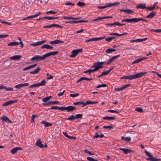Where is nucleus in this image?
<instances>
[{
    "instance_id": "obj_1",
    "label": "nucleus",
    "mask_w": 161,
    "mask_h": 161,
    "mask_svg": "<svg viewBox=\"0 0 161 161\" xmlns=\"http://www.w3.org/2000/svg\"><path fill=\"white\" fill-rule=\"evenodd\" d=\"M147 74L146 72H141L134 75L124 76L121 77V79H129L132 80L137 78H140L142 76L146 75Z\"/></svg>"
},
{
    "instance_id": "obj_2",
    "label": "nucleus",
    "mask_w": 161,
    "mask_h": 161,
    "mask_svg": "<svg viewBox=\"0 0 161 161\" xmlns=\"http://www.w3.org/2000/svg\"><path fill=\"white\" fill-rule=\"evenodd\" d=\"M144 152L147 156L149 157V158H146L147 160L150 161H159L161 160V159H157L154 158L150 152L146 150Z\"/></svg>"
},
{
    "instance_id": "obj_3",
    "label": "nucleus",
    "mask_w": 161,
    "mask_h": 161,
    "mask_svg": "<svg viewBox=\"0 0 161 161\" xmlns=\"http://www.w3.org/2000/svg\"><path fill=\"white\" fill-rule=\"evenodd\" d=\"M105 63V62H98L94 64V66L91 67L92 68H94V69L95 71H97L100 69L102 68L103 66L102 65Z\"/></svg>"
},
{
    "instance_id": "obj_4",
    "label": "nucleus",
    "mask_w": 161,
    "mask_h": 161,
    "mask_svg": "<svg viewBox=\"0 0 161 161\" xmlns=\"http://www.w3.org/2000/svg\"><path fill=\"white\" fill-rule=\"evenodd\" d=\"M46 83V81L45 80H43L41 82L33 84L30 86L29 87L30 88L34 87H38L40 86H44L45 85Z\"/></svg>"
},
{
    "instance_id": "obj_5",
    "label": "nucleus",
    "mask_w": 161,
    "mask_h": 161,
    "mask_svg": "<svg viewBox=\"0 0 161 161\" xmlns=\"http://www.w3.org/2000/svg\"><path fill=\"white\" fill-rule=\"evenodd\" d=\"M44 54L42 56L39 55H36V56L32 57L31 59V61L36 60L38 61H40L42 60H44L45 59Z\"/></svg>"
},
{
    "instance_id": "obj_6",
    "label": "nucleus",
    "mask_w": 161,
    "mask_h": 161,
    "mask_svg": "<svg viewBox=\"0 0 161 161\" xmlns=\"http://www.w3.org/2000/svg\"><path fill=\"white\" fill-rule=\"evenodd\" d=\"M82 52V49L74 50L72 51L71 54L69 56L70 58L75 57L77 55L78 53L81 52Z\"/></svg>"
},
{
    "instance_id": "obj_7",
    "label": "nucleus",
    "mask_w": 161,
    "mask_h": 161,
    "mask_svg": "<svg viewBox=\"0 0 161 161\" xmlns=\"http://www.w3.org/2000/svg\"><path fill=\"white\" fill-rule=\"evenodd\" d=\"M130 84H128L125 85H123L120 88H115L114 90L117 91H120L121 90H124L126 88L130 86Z\"/></svg>"
},
{
    "instance_id": "obj_8",
    "label": "nucleus",
    "mask_w": 161,
    "mask_h": 161,
    "mask_svg": "<svg viewBox=\"0 0 161 161\" xmlns=\"http://www.w3.org/2000/svg\"><path fill=\"white\" fill-rule=\"evenodd\" d=\"M58 53V51H56L54 52H51L49 53H46L44 54V56L45 57V59L47 57L50 56L52 55H57Z\"/></svg>"
},
{
    "instance_id": "obj_9",
    "label": "nucleus",
    "mask_w": 161,
    "mask_h": 161,
    "mask_svg": "<svg viewBox=\"0 0 161 161\" xmlns=\"http://www.w3.org/2000/svg\"><path fill=\"white\" fill-rule=\"evenodd\" d=\"M1 119L3 120L4 121L11 123L12 121L6 115L3 116L0 118Z\"/></svg>"
},
{
    "instance_id": "obj_10",
    "label": "nucleus",
    "mask_w": 161,
    "mask_h": 161,
    "mask_svg": "<svg viewBox=\"0 0 161 161\" xmlns=\"http://www.w3.org/2000/svg\"><path fill=\"white\" fill-rule=\"evenodd\" d=\"M119 149L122 151L125 154H128L129 153L132 152V150L126 148H119Z\"/></svg>"
},
{
    "instance_id": "obj_11",
    "label": "nucleus",
    "mask_w": 161,
    "mask_h": 161,
    "mask_svg": "<svg viewBox=\"0 0 161 161\" xmlns=\"http://www.w3.org/2000/svg\"><path fill=\"white\" fill-rule=\"evenodd\" d=\"M156 15V13L155 12L153 11L147 15L146 18L151 19L153 18Z\"/></svg>"
},
{
    "instance_id": "obj_12",
    "label": "nucleus",
    "mask_w": 161,
    "mask_h": 161,
    "mask_svg": "<svg viewBox=\"0 0 161 161\" xmlns=\"http://www.w3.org/2000/svg\"><path fill=\"white\" fill-rule=\"evenodd\" d=\"M141 21H144L147 23L148 22V20L141 18H134V23H137Z\"/></svg>"
},
{
    "instance_id": "obj_13",
    "label": "nucleus",
    "mask_w": 161,
    "mask_h": 161,
    "mask_svg": "<svg viewBox=\"0 0 161 161\" xmlns=\"http://www.w3.org/2000/svg\"><path fill=\"white\" fill-rule=\"evenodd\" d=\"M22 58L21 55H15L9 57V58L12 60H19Z\"/></svg>"
},
{
    "instance_id": "obj_14",
    "label": "nucleus",
    "mask_w": 161,
    "mask_h": 161,
    "mask_svg": "<svg viewBox=\"0 0 161 161\" xmlns=\"http://www.w3.org/2000/svg\"><path fill=\"white\" fill-rule=\"evenodd\" d=\"M64 42L63 41H62L58 40H55L53 41H51L50 42V44L51 45L56 44L59 43H61Z\"/></svg>"
},
{
    "instance_id": "obj_15",
    "label": "nucleus",
    "mask_w": 161,
    "mask_h": 161,
    "mask_svg": "<svg viewBox=\"0 0 161 161\" xmlns=\"http://www.w3.org/2000/svg\"><path fill=\"white\" fill-rule=\"evenodd\" d=\"M121 21L122 22H125L128 23H134V18L131 19H122Z\"/></svg>"
},
{
    "instance_id": "obj_16",
    "label": "nucleus",
    "mask_w": 161,
    "mask_h": 161,
    "mask_svg": "<svg viewBox=\"0 0 161 161\" xmlns=\"http://www.w3.org/2000/svg\"><path fill=\"white\" fill-rule=\"evenodd\" d=\"M147 58V57H146V58H140L137 59H136V60H135V61H133L132 63V64H135L139 63L140 62H141L142 61L145 59Z\"/></svg>"
},
{
    "instance_id": "obj_17",
    "label": "nucleus",
    "mask_w": 161,
    "mask_h": 161,
    "mask_svg": "<svg viewBox=\"0 0 161 161\" xmlns=\"http://www.w3.org/2000/svg\"><path fill=\"white\" fill-rule=\"evenodd\" d=\"M136 8L142 9L146 8L147 7L146 6L145 3H142L139 5H137L136 7Z\"/></svg>"
},
{
    "instance_id": "obj_18",
    "label": "nucleus",
    "mask_w": 161,
    "mask_h": 161,
    "mask_svg": "<svg viewBox=\"0 0 161 161\" xmlns=\"http://www.w3.org/2000/svg\"><path fill=\"white\" fill-rule=\"evenodd\" d=\"M104 136V135L101 132L99 133H96L95 135L93 136V137L95 138H98L99 137L100 138L103 137Z\"/></svg>"
},
{
    "instance_id": "obj_19",
    "label": "nucleus",
    "mask_w": 161,
    "mask_h": 161,
    "mask_svg": "<svg viewBox=\"0 0 161 161\" xmlns=\"http://www.w3.org/2000/svg\"><path fill=\"white\" fill-rule=\"evenodd\" d=\"M41 123L43 124L45 127H48L52 126V124L51 123H49L45 120H43L41 121Z\"/></svg>"
},
{
    "instance_id": "obj_20",
    "label": "nucleus",
    "mask_w": 161,
    "mask_h": 161,
    "mask_svg": "<svg viewBox=\"0 0 161 161\" xmlns=\"http://www.w3.org/2000/svg\"><path fill=\"white\" fill-rule=\"evenodd\" d=\"M75 109V108L72 106H69L66 107V110L68 112L72 111Z\"/></svg>"
},
{
    "instance_id": "obj_21",
    "label": "nucleus",
    "mask_w": 161,
    "mask_h": 161,
    "mask_svg": "<svg viewBox=\"0 0 161 161\" xmlns=\"http://www.w3.org/2000/svg\"><path fill=\"white\" fill-rule=\"evenodd\" d=\"M120 11L124 12L126 14H131L133 13L132 10L130 9H121L119 10Z\"/></svg>"
},
{
    "instance_id": "obj_22",
    "label": "nucleus",
    "mask_w": 161,
    "mask_h": 161,
    "mask_svg": "<svg viewBox=\"0 0 161 161\" xmlns=\"http://www.w3.org/2000/svg\"><path fill=\"white\" fill-rule=\"evenodd\" d=\"M36 145L41 148H42L44 147L42 143L40 140H38L36 141Z\"/></svg>"
},
{
    "instance_id": "obj_23",
    "label": "nucleus",
    "mask_w": 161,
    "mask_h": 161,
    "mask_svg": "<svg viewBox=\"0 0 161 161\" xmlns=\"http://www.w3.org/2000/svg\"><path fill=\"white\" fill-rule=\"evenodd\" d=\"M15 101H10L5 102L2 104L3 106H8L9 105L13 104L15 103Z\"/></svg>"
},
{
    "instance_id": "obj_24",
    "label": "nucleus",
    "mask_w": 161,
    "mask_h": 161,
    "mask_svg": "<svg viewBox=\"0 0 161 161\" xmlns=\"http://www.w3.org/2000/svg\"><path fill=\"white\" fill-rule=\"evenodd\" d=\"M37 65L36 64H34L31 65L23 69V71H25L31 68H33L35 67V66H36Z\"/></svg>"
},
{
    "instance_id": "obj_25",
    "label": "nucleus",
    "mask_w": 161,
    "mask_h": 161,
    "mask_svg": "<svg viewBox=\"0 0 161 161\" xmlns=\"http://www.w3.org/2000/svg\"><path fill=\"white\" fill-rule=\"evenodd\" d=\"M21 148L20 147H15L13 148L10 151V152L12 154H14L19 150H21Z\"/></svg>"
},
{
    "instance_id": "obj_26",
    "label": "nucleus",
    "mask_w": 161,
    "mask_h": 161,
    "mask_svg": "<svg viewBox=\"0 0 161 161\" xmlns=\"http://www.w3.org/2000/svg\"><path fill=\"white\" fill-rule=\"evenodd\" d=\"M98 103L97 101L92 102L90 101H86V103H84V106L88 104H95Z\"/></svg>"
},
{
    "instance_id": "obj_27",
    "label": "nucleus",
    "mask_w": 161,
    "mask_h": 161,
    "mask_svg": "<svg viewBox=\"0 0 161 161\" xmlns=\"http://www.w3.org/2000/svg\"><path fill=\"white\" fill-rule=\"evenodd\" d=\"M121 139L126 142H129L131 140V138L129 136L125 137L122 136L121 137Z\"/></svg>"
},
{
    "instance_id": "obj_28",
    "label": "nucleus",
    "mask_w": 161,
    "mask_h": 161,
    "mask_svg": "<svg viewBox=\"0 0 161 161\" xmlns=\"http://www.w3.org/2000/svg\"><path fill=\"white\" fill-rule=\"evenodd\" d=\"M40 70V68L38 67L34 70L30 72V73L31 74H36L38 73Z\"/></svg>"
},
{
    "instance_id": "obj_29",
    "label": "nucleus",
    "mask_w": 161,
    "mask_h": 161,
    "mask_svg": "<svg viewBox=\"0 0 161 161\" xmlns=\"http://www.w3.org/2000/svg\"><path fill=\"white\" fill-rule=\"evenodd\" d=\"M63 19H72V20H76L78 19L79 18H75L72 17H67V16H63L62 18Z\"/></svg>"
},
{
    "instance_id": "obj_30",
    "label": "nucleus",
    "mask_w": 161,
    "mask_h": 161,
    "mask_svg": "<svg viewBox=\"0 0 161 161\" xmlns=\"http://www.w3.org/2000/svg\"><path fill=\"white\" fill-rule=\"evenodd\" d=\"M113 67H112L109 70L105 71H103L102 73L103 75H108L109 73L113 69Z\"/></svg>"
},
{
    "instance_id": "obj_31",
    "label": "nucleus",
    "mask_w": 161,
    "mask_h": 161,
    "mask_svg": "<svg viewBox=\"0 0 161 161\" xmlns=\"http://www.w3.org/2000/svg\"><path fill=\"white\" fill-rule=\"evenodd\" d=\"M115 118L114 117L106 116L103 118V119L111 120L115 119Z\"/></svg>"
},
{
    "instance_id": "obj_32",
    "label": "nucleus",
    "mask_w": 161,
    "mask_h": 161,
    "mask_svg": "<svg viewBox=\"0 0 161 161\" xmlns=\"http://www.w3.org/2000/svg\"><path fill=\"white\" fill-rule=\"evenodd\" d=\"M19 45L18 42H13L8 43V46H12Z\"/></svg>"
},
{
    "instance_id": "obj_33",
    "label": "nucleus",
    "mask_w": 161,
    "mask_h": 161,
    "mask_svg": "<svg viewBox=\"0 0 161 161\" xmlns=\"http://www.w3.org/2000/svg\"><path fill=\"white\" fill-rule=\"evenodd\" d=\"M73 104L75 105H81L82 107H84V103L83 102H81V101H79V102H74Z\"/></svg>"
},
{
    "instance_id": "obj_34",
    "label": "nucleus",
    "mask_w": 161,
    "mask_h": 161,
    "mask_svg": "<svg viewBox=\"0 0 161 161\" xmlns=\"http://www.w3.org/2000/svg\"><path fill=\"white\" fill-rule=\"evenodd\" d=\"M52 97V96H50L44 97L42 99V101L43 102H47Z\"/></svg>"
},
{
    "instance_id": "obj_35",
    "label": "nucleus",
    "mask_w": 161,
    "mask_h": 161,
    "mask_svg": "<svg viewBox=\"0 0 161 161\" xmlns=\"http://www.w3.org/2000/svg\"><path fill=\"white\" fill-rule=\"evenodd\" d=\"M75 119V116L74 115H72L66 118V119L67 120H73Z\"/></svg>"
},
{
    "instance_id": "obj_36",
    "label": "nucleus",
    "mask_w": 161,
    "mask_h": 161,
    "mask_svg": "<svg viewBox=\"0 0 161 161\" xmlns=\"http://www.w3.org/2000/svg\"><path fill=\"white\" fill-rule=\"evenodd\" d=\"M41 14V12H39L37 14H35L34 15H32V16H29L28 17H29V19H30V18H35V17H36L39 16Z\"/></svg>"
},
{
    "instance_id": "obj_37",
    "label": "nucleus",
    "mask_w": 161,
    "mask_h": 161,
    "mask_svg": "<svg viewBox=\"0 0 161 161\" xmlns=\"http://www.w3.org/2000/svg\"><path fill=\"white\" fill-rule=\"evenodd\" d=\"M115 51V50L114 49H113L112 48H108L106 50V52L107 53H109L112 52H114Z\"/></svg>"
},
{
    "instance_id": "obj_38",
    "label": "nucleus",
    "mask_w": 161,
    "mask_h": 161,
    "mask_svg": "<svg viewBox=\"0 0 161 161\" xmlns=\"http://www.w3.org/2000/svg\"><path fill=\"white\" fill-rule=\"evenodd\" d=\"M107 86V85L105 84H99L96 86L97 88H99L100 87H104Z\"/></svg>"
},
{
    "instance_id": "obj_39",
    "label": "nucleus",
    "mask_w": 161,
    "mask_h": 161,
    "mask_svg": "<svg viewBox=\"0 0 161 161\" xmlns=\"http://www.w3.org/2000/svg\"><path fill=\"white\" fill-rule=\"evenodd\" d=\"M135 111L139 112H143V110L142 108L140 107H136L135 108Z\"/></svg>"
},
{
    "instance_id": "obj_40",
    "label": "nucleus",
    "mask_w": 161,
    "mask_h": 161,
    "mask_svg": "<svg viewBox=\"0 0 161 161\" xmlns=\"http://www.w3.org/2000/svg\"><path fill=\"white\" fill-rule=\"evenodd\" d=\"M94 71H95L94 69H89L87 70L86 71H84V73H89V74H90L91 73L93 72Z\"/></svg>"
},
{
    "instance_id": "obj_41",
    "label": "nucleus",
    "mask_w": 161,
    "mask_h": 161,
    "mask_svg": "<svg viewBox=\"0 0 161 161\" xmlns=\"http://www.w3.org/2000/svg\"><path fill=\"white\" fill-rule=\"evenodd\" d=\"M119 4V3H110L108 4V5L109 7H111L112 6L115 5V6H117Z\"/></svg>"
},
{
    "instance_id": "obj_42",
    "label": "nucleus",
    "mask_w": 161,
    "mask_h": 161,
    "mask_svg": "<svg viewBox=\"0 0 161 161\" xmlns=\"http://www.w3.org/2000/svg\"><path fill=\"white\" fill-rule=\"evenodd\" d=\"M82 116V114H76L75 116V119H81Z\"/></svg>"
},
{
    "instance_id": "obj_43",
    "label": "nucleus",
    "mask_w": 161,
    "mask_h": 161,
    "mask_svg": "<svg viewBox=\"0 0 161 161\" xmlns=\"http://www.w3.org/2000/svg\"><path fill=\"white\" fill-rule=\"evenodd\" d=\"M105 37V36H104L102 37L94 38V41L101 40V39L104 38Z\"/></svg>"
},
{
    "instance_id": "obj_44",
    "label": "nucleus",
    "mask_w": 161,
    "mask_h": 161,
    "mask_svg": "<svg viewBox=\"0 0 161 161\" xmlns=\"http://www.w3.org/2000/svg\"><path fill=\"white\" fill-rule=\"evenodd\" d=\"M86 159L89 161H98L97 160L93 158L90 157H87Z\"/></svg>"
},
{
    "instance_id": "obj_45",
    "label": "nucleus",
    "mask_w": 161,
    "mask_h": 161,
    "mask_svg": "<svg viewBox=\"0 0 161 161\" xmlns=\"http://www.w3.org/2000/svg\"><path fill=\"white\" fill-rule=\"evenodd\" d=\"M83 152L86 153L90 155H92L94 154V153H92L91 152H90L89 151L87 150L86 149H85V150H83Z\"/></svg>"
},
{
    "instance_id": "obj_46",
    "label": "nucleus",
    "mask_w": 161,
    "mask_h": 161,
    "mask_svg": "<svg viewBox=\"0 0 161 161\" xmlns=\"http://www.w3.org/2000/svg\"><path fill=\"white\" fill-rule=\"evenodd\" d=\"M53 18H52V17L49 16H46L42 18V19H46L49 20L53 19Z\"/></svg>"
},
{
    "instance_id": "obj_47",
    "label": "nucleus",
    "mask_w": 161,
    "mask_h": 161,
    "mask_svg": "<svg viewBox=\"0 0 161 161\" xmlns=\"http://www.w3.org/2000/svg\"><path fill=\"white\" fill-rule=\"evenodd\" d=\"M109 7L108 4L107 5H105V6H98L97 7V8L98 9H104V8H106L107 7Z\"/></svg>"
},
{
    "instance_id": "obj_48",
    "label": "nucleus",
    "mask_w": 161,
    "mask_h": 161,
    "mask_svg": "<svg viewBox=\"0 0 161 161\" xmlns=\"http://www.w3.org/2000/svg\"><path fill=\"white\" fill-rule=\"evenodd\" d=\"M77 5L80 6H82L85 5V4L83 2H79L77 3Z\"/></svg>"
},
{
    "instance_id": "obj_49",
    "label": "nucleus",
    "mask_w": 161,
    "mask_h": 161,
    "mask_svg": "<svg viewBox=\"0 0 161 161\" xmlns=\"http://www.w3.org/2000/svg\"><path fill=\"white\" fill-rule=\"evenodd\" d=\"M114 25H117L118 26H124L125 25V24H121L118 22H114Z\"/></svg>"
},
{
    "instance_id": "obj_50",
    "label": "nucleus",
    "mask_w": 161,
    "mask_h": 161,
    "mask_svg": "<svg viewBox=\"0 0 161 161\" xmlns=\"http://www.w3.org/2000/svg\"><path fill=\"white\" fill-rule=\"evenodd\" d=\"M49 45L47 44H45L43 45H42L41 47V48L42 49L44 48H45L47 49H49Z\"/></svg>"
},
{
    "instance_id": "obj_51",
    "label": "nucleus",
    "mask_w": 161,
    "mask_h": 161,
    "mask_svg": "<svg viewBox=\"0 0 161 161\" xmlns=\"http://www.w3.org/2000/svg\"><path fill=\"white\" fill-rule=\"evenodd\" d=\"M108 111L110 113H114L118 114L119 112L117 110H113L109 109L108 110Z\"/></svg>"
},
{
    "instance_id": "obj_52",
    "label": "nucleus",
    "mask_w": 161,
    "mask_h": 161,
    "mask_svg": "<svg viewBox=\"0 0 161 161\" xmlns=\"http://www.w3.org/2000/svg\"><path fill=\"white\" fill-rule=\"evenodd\" d=\"M22 87V85L21 84L16 85L15 86V88L16 89H20Z\"/></svg>"
},
{
    "instance_id": "obj_53",
    "label": "nucleus",
    "mask_w": 161,
    "mask_h": 161,
    "mask_svg": "<svg viewBox=\"0 0 161 161\" xmlns=\"http://www.w3.org/2000/svg\"><path fill=\"white\" fill-rule=\"evenodd\" d=\"M46 75L47 76V78L48 80L52 79H53V76L48 74H46Z\"/></svg>"
},
{
    "instance_id": "obj_54",
    "label": "nucleus",
    "mask_w": 161,
    "mask_h": 161,
    "mask_svg": "<svg viewBox=\"0 0 161 161\" xmlns=\"http://www.w3.org/2000/svg\"><path fill=\"white\" fill-rule=\"evenodd\" d=\"M49 13L52 14H56L57 12H55V11H52V10H50V11H47L46 13V14H48Z\"/></svg>"
},
{
    "instance_id": "obj_55",
    "label": "nucleus",
    "mask_w": 161,
    "mask_h": 161,
    "mask_svg": "<svg viewBox=\"0 0 161 161\" xmlns=\"http://www.w3.org/2000/svg\"><path fill=\"white\" fill-rule=\"evenodd\" d=\"M53 27H56L61 28H63V26H61L57 24H53Z\"/></svg>"
},
{
    "instance_id": "obj_56",
    "label": "nucleus",
    "mask_w": 161,
    "mask_h": 161,
    "mask_svg": "<svg viewBox=\"0 0 161 161\" xmlns=\"http://www.w3.org/2000/svg\"><path fill=\"white\" fill-rule=\"evenodd\" d=\"M103 19V17H99L96 19H93V21H96L97 20H101L102 19Z\"/></svg>"
},
{
    "instance_id": "obj_57",
    "label": "nucleus",
    "mask_w": 161,
    "mask_h": 161,
    "mask_svg": "<svg viewBox=\"0 0 161 161\" xmlns=\"http://www.w3.org/2000/svg\"><path fill=\"white\" fill-rule=\"evenodd\" d=\"M66 107H58V110H61L62 111H64L66 110Z\"/></svg>"
},
{
    "instance_id": "obj_58",
    "label": "nucleus",
    "mask_w": 161,
    "mask_h": 161,
    "mask_svg": "<svg viewBox=\"0 0 161 161\" xmlns=\"http://www.w3.org/2000/svg\"><path fill=\"white\" fill-rule=\"evenodd\" d=\"M79 95V93H76V94H70V96L72 97H75Z\"/></svg>"
},
{
    "instance_id": "obj_59",
    "label": "nucleus",
    "mask_w": 161,
    "mask_h": 161,
    "mask_svg": "<svg viewBox=\"0 0 161 161\" xmlns=\"http://www.w3.org/2000/svg\"><path fill=\"white\" fill-rule=\"evenodd\" d=\"M103 127L104 128L106 129H112L113 128V127L112 126L108 125V126H103Z\"/></svg>"
},
{
    "instance_id": "obj_60",
    "label": "nucleus",
    "mask_w": 161,
    "mask_h": 161,
    "mask_svg": "<svg viewBox=\"0 0 161 161\" xmlns=\"http://www.w3.org/2000/svg\"><path fill=\"white\" fill-rule=\"evenodd\" d=\"M146 9L149 11H152L154 10L155 8L152 6L151 7H147Z\"/></svg>"
},
{
    "instance_id": "obj_61",
    "label": "nucleus",
    "mask_w": 161,
    "mask_h": 161,
    "mask_svg": "<svg viewBox=\"0 0 161 161\" xmlns=\"http://www.w3.org/2000/svg\"><path fill=\"white\" fill-rule=\"evenodd\" d=\"M5 89L7 91H12L13 90V88L12 87H6V88H5Z\"/></svg>"
},
{
    "instance_id": "obj_62",
    "label": "nucleus",
    "mask_w": 161,
    "mask_h": 161,
    "mask_svg": "<svg viewBox=\"0 0 161 161\" xmlns=\"http://www.w3.org/2000/svg\"><path fill=\"white\" fill-rule=\"evenodd\" d=\"M38 116L36 115H35V114H33L32 115V118H31V122H34V119L35 118V117H37Z\"/></svg>"
},
{
    "instance_id": "obj_63",
    "label": "nucleus",
    "mask_w": 161,
    "mask_h": 161,
    "mask_svg": "<svg viewBox=\"0 0 161 161\" xmlns=\"http://www.w3.org/2000/svg\"><path fill=\"white\" fill-rule=\"evenodd\" d=\"M65 5H71V6H73L75 4L73 3H72L70 2H67V3H65Z\"/></svg>"
},
{
    "instance_id": "obj_64",
    "label": "nucleus",
    "mask_w": 161,
    "mask_h": 161,
    "mask_svg": "<svg viewBox=\"0 0 161 161\" xmlns=\"http://www.w3.org/2000/svg\"><path fill=\"white\" fill-rule=\"evenodd\" d=\"M151 31L156 32H161V29H158L157 30H152Z\"/></svg>"
}]
</instances>
